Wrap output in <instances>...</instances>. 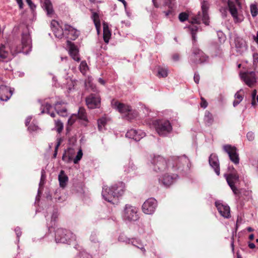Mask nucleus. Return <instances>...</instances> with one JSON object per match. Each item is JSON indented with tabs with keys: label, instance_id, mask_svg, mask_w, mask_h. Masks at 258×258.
<instances>
[{
	"label": "nucleus",
	"instance_id": "9",
	"mask_svg": "<svg viewBox=\"0 0 258 258\" xmlns=\"http://www.w3.org/2000/svg\"><path fill=\"white\" fill-rule=\"evenodd\" d=\"M152 164L153 165V170L157 172H164L168 167L166 160L160 156L155 157L152 160Z\"/></svg>",
	"mask_w": 258,
	"mask_h": 258
},
{
	"label": "nucleus",
	"instance_id": "51",
	"mask_svg": "<svg viewBox=\"0 0 258 258\" xmlns=\"http://www.w3.org/2000/svg\"><path fill=\"white\" fill-rule=\"evenodd\" d=\"M173 5L172 4V7L171 8H169L168 6H161L159 4V7H161V8L167 7L168 8V11L164 12V13L165 14V15L166 17L168 16L171 13V12L172 11V9H173Z\"/></svg>",
	"mask_w": 258,
	"mask_h": 258
},
{
	"label": "nucleus",
	"instance_id": "42",
	"mask_svg": "<svg viewBox=\"0 0 258 258\" xmlns=\"http://www.w3.org/2000/svg\"><path fill=\"white\" fill-rule=\"evenodd\" d=\"M168 75V70L166 68H159L158 71V76L159 77H166Z\"/></svg>",
	"mask_w": 258,
	"mask_h": 258
},
{
	"label": "nucleus",
	"instance_id": "1",
	"mask_svg": "<svg viewBox=\"0 0 258 258\" xmlns=\"http://www.w3.org/2000/svg\"><path fill=\"white\" fill-rule=\"evenodd\" d=\"M192 36L193 41V47L191 50V54L189 57L190 62L192 64L203 63L208 60V57L205 53L195 46V43L197 41L196 32L199 27L197 26L192 25L188 27Z\"/></svg>",
	"mask_w": 258,
	"mask_h": 258
},
{
	"label": "nucleus",
	"instance_id": "54",
	"mask_svg": "<svg viewBox=\"0 0 258 258\" xmlns=\"http://www.w3.org/2000/svg\"><path fill=\"white\" fill-rule=\"evenodd\" d=\"M55 202H58V203H61L63 201H65V198L64 197H62L61 196H58L57 195H55Z\"/></svg>",
	"mask_w": 258,
	"mask_h": 258
},
{
	"label": "nucleus",
	"instance_id": "43",
	"mask_svg": "<svg viewBox=\"0 0 258 258\" xmlns=\"http://www.w3.org/2000/svg\"><path fill=\"white\" fill-rule=\"evenodd\" d=\"M106 124V119L105 118H101L98 120V128L100 131H103L104 127Z\"/></svg>",
	"mask_w": 258,
	"mask_h": 258
},
{
	"label": "nucleus",
	"instance_id": "34",
	"mask_svg": "<svg viewBox=\"0 0 258 258\" xmlns=\"http://www.w3.org/2000/svg\"><path fill=\"white\" fill-rule=\"evenodd\" d=\"M52 108V106L48 103H44V104L41 105V113L43 114L44 113H47V114H50V115L52 117H55V114L53 112L50 113V109Z\"/></svg>",
	"mask_w": 258,
	"mask_h": 258
},
{
	"label": "nucleus",
	"instance_id": "26",
	"mask_svg": "<svg viewBox=\"0 0 258 258\" xmlns=\"http://www.w3.org/2000/svg\"><path fill=\"white\" fill-rule=\"evenodd\" d=\"M42 7L46 11L47 15L50 17H52L54 14L52 3L50 0H42Z\"/></svg>",
	"mask_w": 258,
	"mask_h": 258
},
{
	"label": "nucleus",
	"instance_id": "45",
	"mask_svg": "<svg viewBox=\"0 0 258 258\" xmlns=\"http://www.w3.org/2000/svg\"><path fill=\"white\" fill-rule=\"evenodd\" d=\"M88 68L87 63L85 61L81 62L80 65V70L83 74H85Z\"/></svg>",
	"mask_w": 258,
	"mask_h": 258
},
{
	"label": "nucleus",
	"instance_id": "56",
	"mask_svg": "<svg viewBox=\"0 0 258 258\" xmlns=\"http://www.w3.org/2000/svg\"><path fill=\"white\" fill-rule=\"evenodd\" d=\"M201 106L204 108H206L208 106V103L206 100L203 97H201Z\"/></svg>",
	"mask_w": 258,
	"mask_h": 258
},
{
	"label": "nucleus",
	"instance_id": "12",
	"mask_svg": "<svg viewBox=\"0 0 258 258\" xmlns=\"http://www.w3.org/2000/svg\"><path fill=\"white\" fill-rule=\"evenodd\" d=\"M157 206V202L154 198L147 200L142 206L143 212L146 214H152L155 211Z\"/></svg>",
	"mask_w": 258,
	"mask_h": 258
},
{
	"label": "nucleus",
	"instance_id": "48",
	"mask_svg": "<svg viewBox=\"0 0 258 258\" xmlns=\"http://www.w3.org/2000/svg\"><path fill=\"white\" fill-rule=\"evenodd\" d=\"M178 18L181 22H184L188 19V15L184 12L181 13L178 16Z\"/></svg>",
	"mask_w": 258,
	"mask_h": 258
},
{
	"label": "nucleus",
	"instance_id": "38",
	"mask_svg": "<svg viewBox=\"0 0 258 258\" xmlns=\"http://www.w3.org/2000/svg\"><path fill=\"white\" fill-rule=\"evenodd\" d=\"M239 198H243L244 200H249L251 198V191L249 190H246L242 189L239 192Z\"/></svg>",
	"mask_w": 258,
	"mask_h": 258
},
{
	"label": "nucleus",
	"instance_id": "17",
	"mask_svg": "<svg viewBox=\"0 0 258 258\" xmlns=\"http://www.w3.org/2000/svg\"><path fill=\"white\" fill-rule=\"evenodd\" d=\"M64 31L67 37L71 40H75L80 34L79 31L68 24L64 25Z\"/></svg>",
	"mask_w": 258,
	"mask_h": 258
},
{
	"label": "nucleus",
	"instance_id": "6",
	"mask_svg": "<svg viewBox=\"0 0 258 258\" xmlns=\"http://www.w3.org/2000/svg\"><path fill=\"white\" fill-rule=\"evenodd\" d=\"M21 44L22 47L17 50L18 53L23 52L27 54L31 51L32 40L28 27L25 28L22 33Z\"/></svg>",
	"mask_w": 258,
	"mask_h": 258
},
{
	"label": "nucleus",
	"instance_id": "14",
	"mask_svg": "<svg viewBox=\"0 0 258 258\" xmlns=\"http://www.w3.org/2000/svg\"><path fill=\"white\" fill-rule=\"evenodd\" d=\"M178 175L176 174H165L159 178V181L165 187H169L177 179Z\"/></svg>",
	"mask_w": 258,
	"mask_h": 258
},
{
	"label": "nucleus",
	"instance_id": "64",
	"mask_svg": "<svg viewBox=\"0 0 258 258\" xmlns=\"http://www.w3.org/2000/svg\"><path fill=\"white\" fill-rule=\"evenodd\" d=\"M253 39L258 44V31L256 32V35H253Z\"/></svg>",
	"mask_w": 258,
	"mask_h": 258
},
{
	"label": "nucleus",
	"instance_id": "11",
	"mask_svg": "<svg viewBox=\"0 0 258 258\" xmlns=\"http://www.w3.org/2000/svg\"><path fill=\"white\" fill-rule=\"evenodd\" d=\"M223 150L228 154L230 160L235 164L239 162V155L236 147L230 145H226L223 147Z\"/></svg>",
	"mask_w": 258,
	"mask_h": 258
},
{
	"label": "nucleus",
	"instance_id": "7",
	"mask_svg": "<svg viewBox=\"0 0 258 258\" xmlns=\"http://www.w3.org/2000/svg\"><path fill=\"white\" fill-rule=\"evenodd\" d=\"M74 238L73 234L67 229L60 228L55 231V240L56 243H69Z\"/></svg>",
	"mask_w": 258,
	"mask_h": 258
},
{
	"label": "nucleus",
	"instance_id": "47",
	"mask_svg": "<svg viewBox=\"0 0 258 258\" xmlns=\"http://www.w3.org/2000/svg\"><path fill=\"white\" fill-rule=\"evenodd\" d=\"M217 35L219 41L222 43L225 41L226 37L224 34L221 31H217Z\"/></svg>",
	"mask_w": 258,
	"mask_h": 258
},
{
	"label": "nucleus",
	"instance_id": "62",
	"mask_svg": "<svg viewBox=\"0 0 258 258\" xmlns=\"http://www.w3.org/2000/svg\"><path fill=\"white\" fill-rule=\"evenodd\" d=\"M253 62L254 64L258 63V53H254L253 54Z\"/></svg>",
	"mask_w": 258,
	"mask_h": 258
},
{
	"label": "nucleus",
	"instance_id": "29",
	"mask_svg": "<svg viewBox=\"0 0 258 258\" xmlns=\"http://www.w3.org/2000/svg\"><path fill=\"white\" fill-rule=\"evenodd\" d=\"M68 180L69 178L68 176L65 174L64 171L61 170L58 175V181L60 186L62 188L65 187L67 184Z\"/></svg>",
	"mask_w": 258,
	"mask_h": 258
},
{
	"label": "nucleus",
	"instance_id": "57",
	"mask_svg": "<svg viewBox=\"0 0 258 258\" xmlns=\"http://www.w3.org/2000/svg\"><path fill=\"white\" fill-rule=\"evenodd\" d=\"M15 231L16 232V234L17 235V237L18 238V240H19V238L21 235L22 232L21 231L20 228L17 227L15 228Z\"/></svg>",
	"mask_w": 258,
	"mask_h": 258
},
{
	"label": "nucleus",
	"instance_id": "39",
	"mask_svg": "<svg viewBox=\"0 0 258 258\" xmlns=\"http://www.w3.org/2000/svg\"><path fill=\"white\" fill-rule=\"evenodd\" d=\"M111 33L109 31L107 26H106L105 24L103 25V39L105 43H107L109 42Z\"/></svg>",
	"mask_w": 258,
	"mask_h": 258
},
{
	"label": "nucleus",
	"instance_id": "25",
	"mask_svg": "<svg viewBox=\"0 0 258 258\" xmlns=\"http://www.w3.org/2000/svg\"><path fill=\"white\" fill-rule=\"evenodd\" d=\"M12 95L10 88L5 85L0 86V100L2 101L8 100Z\"/></svg>",
	"mask_w": 258,
	"mask_h": 258
},
{
	"label": "nucleus",
	"instance_id": "20",
	"mask_svg": "<svg viewBox=\"0 0 258 258\" xmlns=\"http://www.w3.org/2000/svg\"><path fill=\"white\" fill-rule=\"evenodd\" d=\"M145 136V132L141 130H136L131 129L127 132L125 137L130 139H132L136 141H140L142 138Z\"/></svg>",
	"mask_w": 258,
	"mask_h": 258
},
{
	"label": "nucleus",
	"instance_id": "22",
	"mask_svg": "<svg viewBox=\"0 0 258 258\" xmlns=\"http://www.w3.org/2000/svg\"><path fill=\"white\" fill-rule=\"evenodd\" d=\"M210 166L214 170L217 175H220V165L218 156L215 154H212L209 158Z\"/></svg>",
	"mask_w": 258,
	"mask_h": 258
},
{
	"label": "nucleus",
	"instance_id": "41",
	"mask_svg": "<svg viewBox=\"0 0 258 258\" xmlns=\"http://www.w3.org/2000/svg\"><path fill=\"white\" fill-rule=\"evenodd\" d=\"M250 10L251 16L253 17H255L258 15V7L256 4H251L250 6Z\"/></svg>",
	"mask_w": 258,
	"mask_h": 258
},
{
	"label": "nucleus",
	"instance_id": "63",
	"mask_svg": "<svg viewBox=\"0 0 258 258\" xmlns=\"http://www.w3.org/2000/svg\"><path fill=\"white\" fill-rule=\"evenodd\" d=\"M31 119H32L31 116H29L26 118V120H25V124L26 126H27L29 124V123H30Z\"/></svg>",
	"mask_w": 258,
	"mask_h": 258
},
{
	"label": "nucleus",
	"instance_id": "36",
	"mask_svg": "<svg viewBox=\"0 0 258 258\" xmlns=\"http://www.w3.org/2000/svg\"><path fill=\"white\" fill-rule=\"evenodd\" d=\"M78 117L80 120L86 122H88V118L85 109L83 107H80L78 112Z\"/></svg>",
	"mask_w": 258,
	"mask_h": 258
},
{
	"label": "nucleus",
	"instance_id": "37",
	"mask_svg": "<svg viewBox=\"0 0 258 258\" xmlns=\"http://www.w3.org/2000/svg\"><path fill=\"white\" fill-rule=\"evenodd\" d=\"M204 121L205 122V123L208 125H211L214 121L213 115L209 111H206L205 112L204 116Z\"/></svg>",
	"mask_w": 258,
	"mask_h": 258
},
{
	"label": "nucleus",
	"instance_id": "35",
	"mask_svg": "<svg viewBox=\"0 0 258 258\" xmlns=\"http://www.w3.org/2000/svg\"><path fill=\"white\" fill-rule=\"evenodd\" d=\"M136 166L134 163L130 161L127 165L124 166V172L125 174H128L135 171L137 169Z\"/></svg>",
	"mask_w": 258,
	"mask_h": 258
},
{
	"label": "nucleus",
	"instance_id": "52",
	"mask_svg": "<svg viewBox=\"0 0 258 258\" xmlns=\"http://www.w3.org/2000/svg\"><path fill=\"white\" fill-rule=\"evenodd\" d=\"M38 129V126L35 124H31L28 127V130L30 132H35L37 131Z\"/></svg>",
	"mask_w": 258,
	"mask_h": 258
},
{
	"label": "nucleus",
	"instance_id": "55",
	"mask_svg": "<svg viewBox=\"0 0 258 258\" xmlns=\"http://www.w3.org/2000/svg\"><path fill=\"white\" fill-rule=\"evenodd\" d=\"M241 91L240 90V91L237 92L235 94V98L236 100H239L240 101H241L243 99V96L239 94V92Z\"/></svg>",
	"mask_w": 258,
	"mask_h": 258
},
{
	"label": "nucleus",
	"instance_id": "40",
	"mask_svg": "<svg viewBox=\"0 0 258 258\" xmlns=\"http://www.w3.org/2000/svg\"><path fill=\"white\" fill-rule=\"evenodd\" d=\"M92 18L93 20L94 23L95 24V25L97 31H98L99 28L100 27V26L98 14L96 12H93L92 15Z\"/></svg>",
	"mask_w": 258,
	"mask_h": 258
},
{
	"label": "nucleus",
	"instance_id": "27",
	"mask_svg": "<svg viewBox=\"0 0 258 258\" xmlns=\"http://www.w3.org/2000/svg\"><path fill=\"white\" fill-rule=\"evenodd\" d=\"M75 154V150L73 148L71 147L68 148V149L64 151L62 157V160L67 163H69L73 160Z\"/></svg>",
	"mask_w": 258,
	"mask_h": 258
},
{
	"label": "nucleus",
	"instance_id": "50",
	"mask_svg": "<svg viewBox=\"0 0 258 258\" xmlns=\"http://www.w3.org/2000/svg\"><path fill=\"white\" fill-rule=\"evenodd\" d=\"M46 176L45 174V171L43 169L41 170V179L39 182V186H43L44 184V180L45 179Z\"/></svg>",
	"mask_w": 258,
	"mask_h": 258
},
{
	"label": "nucleus",
	"instance_id": "21",
	"mask_svg": "<svg viewBox=\"0 0 258 258\" xmlns=\"http://www.w3.org/2000/svg\"><path fill=\"white\" fill-rule=\"evenodd\" d=\"M50 26L55 36L58 38H61L64 34V28H62L60 26L58 22L54 20L51 21Z\"/></svg>",
	"mask_w": 258,
	"mask_h": 258
},
{
	"label": "nucleus",
	"instance_id": "3",
	"mask_svg": "<svg viewBox=\"0 0 258 258\" xmlns=\"http://www.w3.org/2000/svg\"><path fill=\"white\" fill-rule=\"evenodd\" d=\"M168 168L173 170L183 171L189 169V159L185 155L172 157L168 161Z\"/></svg>",
	"mask_w": 258,
	"mask_h": 258
},
{
	"label": "nucleus",
	"instance_id": "28",
	"mask_svg": "<svg viewBox=\"0 0 258 258\" xmlns=\"http://www.w3.org/2000/svg\"><path fill=\"white\" fill-rule=\"evenodd\" d=\"M63 102H57L54 105V109L56 111L57 113L62 116H66L67 115V110L66 107L62 106L61 107V105L64 104Z\"/></svg>",
	"mask_w": 258,
	"mask_h": 258
},
{
	"label": "nucleus",
	"instance_id": "61",
	"mask_svg": "<svg viewBox=\"0 0 258 258\" xmlns=\"http://www.w3.org/2000/svg\"><path fill=\"white\" fill-rule=\"evenodd\" d=\"M194 79L195 83L198 84L200 81V75L196 73L194 75Z\"/></svg>",
	"mask_w": 258,
	"mask_h": 258
},
{
	"label": "nucleus",
	"instance_id": "2",
	"mask_svg": "<svg viewBox=\"0 0 258 258\" xmlns=\"http://www.w3.org/2000/svg\"><path fill=\"white\" fill-rule=\"evenodd\" d=\"M210 4L207 1L203 0L201 2L202 12H199L198 14L191 17L189 22L192 24H200L202 22L206 25H209V16L208 10Z\"/></svg>",
	"mask_w": 258,
	"mask_h": 258
},
{
	"label": "nucleus",
	"instance_id": "49",
	"mask_svg": "<svg viewBox=\"0 0 258 258\" xmlns=\"http://www.w3.org/2000/svg\"><path fill=\"white\" fill-rule=\"evenodd\" d=\"M56 126L57 127V131L58 133H60L62 131L63 129V124L59 120H57L55 121Z\"/></svg>",
	"mask_w": 258,
	"mask_h": 258
},
{
	"label": "nucleus",
	"instance_id": "31",
	"mask_svg": "<svg viewBox=\"0 0 258 258\" xmlns=\"http://www.w3.org/2000/svg\"><path fill=\"white\" fill-rule=\"evenodd\" d=\"M131 244L140 249L143 253V254H145L146 253V250L145 248L144 245L140 239L132 238Z\"/></svg>",
	"mask_w": 258,
	"mask_h": 258
},
{
	"label": "nucleus",
	"instance_id": "53",
	"mask_svg": "<svg viewBox=\"0 0 258 258\" xmlns=\"http://www.w3.org/2000/svg\"><path fill=\"white\" fill-rule=\"evenodd\" d=\"M246 137L248 141H252L254 139V134L251 132H249L246 135Z\"/></svg>",
	"mask_w": 258,
	"mask_h": 258
},
{
	"label": "nucleus",
	"instance_id": "32",
	"mask_svg": "<svg viewBox=\"0 0 258 258\" xmlns=\"http://www.w3.org/2000/svg\"><path fill=\"white\" fill-rule=\"evenodd\" d=\"M152 2L156 8H159V4L163 6H168L169 8L172 7L171 0H152Z\"/></svg>",
	"mask_w": 258,
	"mask_h": 258
},
{
	"label": "nucleus",
	"instance_id": "15",
	"mask_svg": "<svg viewBox=\"0 0 258 258\" xmlns=\"http://www.w3.org/2000/svg\"><path fill=\"white\" fill-rule=\"evenodd\" d=\"M240 76L245 83L250 87L256 83L255 74L253 72L240 73Z\"/></svg>",
	"mask_w": 258,
	"mask_h": 258
},
{
	"label": "nucleus",
	"instance_id": "33",
	"mask_svg": "<svg viewBox=\"0 0 258 258\" xmlns=\"http://www.w3.org/2000/svg\"><path fill=\"white\" fill-rule=\"evenodd\" d=\"M0 58L2 59H7L6 61L12 59L9 52L6 50L5 45L3 44L0 46Z\"/></svg>",
	"mask_w": 258,
	"mask_h": 258
},
{
	"label": "nucleus",
	"instance_id": "46",
	"mask_svg": "<svg viewBox=\"0 0 258 258\" xmlns=\"http://www.w3.org/2000/svg\"><path fill=\"white\" fill-rule=\"evenodd\" d=\"M83 156V152L81 149H80L77 152L76 156L73 160V162L75 164H77L81 159Z\"/></svg>",
	"mask_w": 258,
	"mask_h": 258
},
{
	"label": "nucleus",
	"instance_id": "13",
	"mask_svg": "<svg viewBox=\"0 0 258 258\" xmlns=\"http://www.w3.org/2000/svg\"><path fill=\"white\" fill-rule=\"evenodd\" d=\"M100 97L98 94H91L86 98V103L90 109L99 108L100 105Z\"/></svg>",
	"mask_w": 258,
	"mask_h": 258
},
{
	"label": "nucleus",
	"instance_id": "10",
	"mask_svg": "<svg viewBox=\"0 0 258 258\" xmlns=\"http://www.w3.org/2000/svg\"><path fill=\"white\" fill-rule=\"evenodd\" d=\"M227 182L235 195L239 194L238 189L236 187L235 184L239 182V176L234 171L228 174H225Z\"/></svg>",
	"mask_w": 258,
	"mask_h": 258
},
{
	"label": "nucleus",
	"instance_id": "59",
	"mask_svg": "<svg viewBox=\"0 0 258 258\" xmlns=\"http://www.w3.org/2000/svg\"><path fill=\"white\" fill-rule=\"evenodd\" d=\"M220 12L221 13L222 16L223 18L226 17L227 14V9L225 8H222L220 10Z\"/></svg>",
	"mask_w": 258,
	"mask_h": 258
},
{
	"label": "nucleus",
	"instance_id": "30",
	"mask_svg": "<svg viewBox=\"0 0 258 258\" xmlns=\"http://www.w3.org/2000/svg\"><path fill=\"white\" fill-rule=\"evenodd\" d=\"M78 52V48L74 44H70L69 49L70 54L72 58L77 61H79L80 60Z\"/></svg>",
	"mask_w": 258,
	"mask_h": 258
},
{
	"label": "nucleus",
	"instance_id": "8",
	"mask_svg": "<svg viewBox=\"0 0 258 258\" xmlns=\"http://www.w3.org/2000/svg\"><path fill=\"white\" fill-rule=\"evenodd\" d=\"M238 1L228 2L229 11L236 23L241 22L243 20L242 16L239 15L238 12V9L240 7V4Z\"/></svg>",
	"mask_w": 258,
	"mask_h": 258
},
{
	"label": "nucleus",
	"instance_id": "24",
	"mask_svg": "<svg viewBox=\"0 0 258 258\" xmlns=\"http://www.w3.org/2000/svg\"><path fill=\"white\" fill-rule=\"evenodd\" d=\"M234 42L236 51L239 54H242L247 49L246 42L242 38L236 36L234 38Z\"/></svg>",
	"mask_w": 258,
	"mask_h": 258
},
{
	"label": "nucleus",
	"instance_id": "60",
	"mask_svg": "<svg viewBox=\"0 0 258 258\" xmlns=\"http://www.w3.org/2000/svg\"><path fill=\"white\" fill-rule=\"evenodd\" d=\"M58 216V213L56 211H54L52 215H51V220L55 221L57 219Z\"/></svg>",
	"mask_w": 258,
	"mask_h": 258
},
{
	"label": "nucleus",
	"instance_id": "23",
	"mask_svg": "<svg viewBox=\"0 0 258 258\" xmlns=\"http://www.w3.org/2000/svg\"><path fill=\"white\" fill-rule=\"evenodd\" d=\"M110 187L113 191V194L115 195L116 198L122 196L124 192L125 184L122 182L115 183Z\"/></svg>",
	"mask_w": 258,
	"mask_h": 258
},
{
	"label": "nucleus",
	"instance_id": "19",
	"mask_svg": "<svg viewBox=\"0 0 258 258\" xmlns=\"http://www.w3.org/2000/svg\"><path fill=\"white\" fill-rule=\"evenodd\" d=\"M113 191L110 187L104 186L102 191V196L103 198L107 202L114 204V200L116 198L115 195L112 194Z\"/></svg>",
	"mask_w": 258,
	"mask_h": 258
},
{
	"label": "nucleus",
	"instance_id": "58",
	"mask_svg": "<svg viewBox=\"0 0 258 258\" xmlns=\"http://www.w3.org/2000/svg\"><path fill=\"white\" fill-rule=\"evenodd\" d=\"M26 1L32 10H34L35 9L36 6L31 0H26Z\"/></svg>",
	"mask_w": 258,
	"mask_h": 258
},
{
	"label": "nucleus",
	"instance_id": "44",
	"mask_svg": "<svg viewBox=\"0 0 258 258\" xmlns=\"http://www.w3.org/2000/svg\"><path fill=\"white\" fill-rule=\"evenodd\" d=\"M118 240L120 242H124L126 244H130L131 241V239L127 238L123 234H121L119 236Z\"/></svg>",
	"mask_w": 258,
	"mask_h": 258
},
{
	"label": "nucleus",
	"instance_id": "18",
	"mask_svg": "<svg viewBox=\"0 0 258 258\" xmlns=\"http://www.w3.org/2000/svg\"><path fill=\"white\" fill-rule=\"evenodd\" d=\"M111 104L112 107L121 113H128L132 110L131 106L120 103L114 99L111 101Z\"/></svg>",
	"mask_w": 258,
	"mask_h": 258
},
{
	"label": "nucleus",
	"instance_id": "4",
	"mask_svg": "<svg viewBox=\"0 0 258 258\" xmlns=\"http://www.w3.org/2000/svg\"><path fill=\"white\" fill-rule=\"evenodd\" d=\"M122 218L125 222L137 221L140 218L138 208L130 204H126L122 212Z\"/></svg>",
	"mask_w": 258,
	"mask_h": 258
},
{
	"label": "nucleus",
	"instance_id": "16",
	"mask_svg": "<svg viewBox=\"0 0 258 258\" xmlns=\"http://www.w3.org/2000/svg\"><path fill=\"white\" fill-rule=\"evenodd\" d=\"M215 206L220 215L225 218H229L230 217V207L226 205H223L220 201L215 202Z\"/></svg>",
	"mask_w": 258,
	"mask_h": 258
},
{
	"label": "nucleus",
	"instance_id": "5",
	"mask_svg": "<svg viewBox=\"0 0 258 258\" xmlns=\"http://www.w3.org/2000/svg\"><path fill=\"white\" fill-rule=\"evenodd\" d=\"M156 131L160 136L165 137L172 131V126L168 120L159 119L154 122Z\"/></svg>",
	"mask_w": 258,
	"mask_h": 258
}]
</instances>
